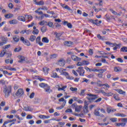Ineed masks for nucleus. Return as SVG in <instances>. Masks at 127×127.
I'll return each mask as SVG.
<instances>
[{
  "label": "nucleus",
  "mask_w": 127,
  "mask_h": 127,
  "mask_svg": "<svg viewBox=\"0 0 127 127\" xmlns=\"http://www.w3.org/2000/svg\"><path fill=\"white\" fill-rule=\"evenodd\" d=\"M41 9L43 10H48V8L46 6H42V7H41Z\"/></svg>",
  "instance_id": "nucleus-63"
},
{
  "label": "nucleus",
  "mask_w": 127,
  "mask_h": 127,
  "mask_svg": "<svg viewBox=\"0 0 127 127\" xmlns=\"http://www.w3.org/2000/svg\"><path fill=\"white\" fill-rule=\"evenodd\" d=\"M83 107L82 106H77L75 108V111L77 112V113H79L80 111H81V109H82Z\"/></svg>",
  "instance_id": "nucleus-16"
},
{
  "label": "nucleus",
  "mask_w": 127,
  "mask_h": 127,
  "mask_svg": "<svg viewBox=\"0 0 127 127\" xmlns=\"http://www.w3.org/2000/svg\"><path fill=\"white\" fill-rule=\"evenodd\" d=\"M121 122H123V123H126V124H127V118H122V119H121Z\"/></svg>",
  "instance_id": "nucleus-62"
},
{
  "label": "nucleus",
  "mask_w": 127,
  "mask_h": 127,
  "mask_svg": "<svg viewBox=\"0 0 127 127\" xmlns=\"http://www.w3.org/2000/svg\"><path fill=\"white\" fill-rule=\"evenodd\" d=\"M35 12L38 13V14H39L40 15H43V12H42V11H39L38 10H35Z\"/></svg>",
  "instance_id": "nucleus-48"
},
{
  "label": "nucleus",
  "mask_w": 127,
  "mask_h": 127,
  "mask_svg": "<svg viewBox=\"0 0 127 127\" xmlns=\"http://www.w3.org/2000/svg\"><path fill=\"white\" fill-rule=\"evenodd\" d=\"M35 39H36V36L34 35H31L29 38V40H30V41H31L32 42L35 41Z\"/></svg>",
  "instance_id": "nucleus-24"
},
{
  "label": "nucleus",
  "mask_w": 127,
  "mask_h": 127,
  "mask_svg": "<svg viewBox=\"0 0 127 127\" xmlns=\"http://www.w3.org/2000/svg\"><path fill=\"white\" fill-rule=\"evenodd\" d=\"M3 93L5 94V97L8 98L9 94L11 93V86L4 85L3 87Z\"/></svg>",
  "instance_id": "nucleus-1"
},
{
  "label": "nucleus",
  "mask_w": 127,
  "mask_h": 127,
  "mask_svg": "<svg viewBox=\"0 0 127 127\" xmlns=\"http://www.w3.org/2000/svg\"><path fill=\"white\" fill-rule=\"evenodd\" d=\"M113 97L116 101H120V97H119V96H118V95L114 94L113 95Z\"/></svg>",
  "instance_id": "nucleus-41"
},
{
  "label": "nucleus",
  "mask_w": 127,
  "mask_h": 127,
  "mask_svg": "<svg viewBox=\"0 0 127 127\" xmlns=\"http://www.w3.org/2000/svg\"><path fill=\"white\" fill-rule=\"evenodd\" d=\"M97 84L99 87H102V86H103V84H102V81L101 80H98L97 82Z\"/></svg>",
  "instance_id": "nucleus-52"
},
{
  "label": "nucleus",
  "mask_w": 127,
  "mask_h": 127,
  "mask_svg": "<svg viewBox=\"0 0 127 127\" xmlns=\"http://www.w3.org/2000/svg\"><path fill=\"white\" fill-rule=\"evenodd\" d=\"M76 65L77 66H83V62H78L76 64Z\"/></svg>",
  "instance_id": "nucleus-60"
},
{
  "label": "nucleus",
  "mask_w": 127,
  "mask_h": 127,
  "mask_svg": "<svg viewBox=\"0 0 127 127\" xmlns=\"http://www.w3.org/2000/svg\"><path fill=\"white\" fill-rule=\"evenodd\" d=\"M43 70L45 74H48V71H49V68L48 67H44Z\"/></svg>",
  "instance_id": "nucleus-33"
},
{
  "label": "nucleus",
  "mask_w": 127,
  "mask_h": 127,
  "mask_svg": "<svg viewBox=\"0 0 127 127\" xmlns=\"http://www.w3.org/2000/svg\"><path fill=\"white\" fill-rule=\"evenodd\" d=\"M38 103H40V99L36 98L34 99V104H38Z\"/></svg>",
  "instance_id": "nucleus-35"
},
{
  "label": "nucleus",
  "mask_w": 127,
  "mask_h": 127,
  "mask_svg": "<svg viewBox=\"0 0 127 127\" xmlns=\"http://www.w3.org/2000/svg\"><path fill=\"white\" fill-rule=\"evenodd\" d=\"M41 38L40 36L38 37L36 39V43H39V42H41Z\"/></svg>",
  "instance_id": "nucleus-50"
},
{
  "label": "nucleus",
  "mask_w": 127,
  "mask_h": 127,
  "mask_svg": "<svg viewBox=\"0 0 127 127\" xmlns=\"http://www.w3.org/2000/svg\"><path fill=\"white\" fill-rule=\"evenodd\" d=\"M67 88V86L65 85L64 86H62V87H61V88L59 89V91H64V92H65L66 90H65V89H66Z\"/></svg>",
  "instance_id": "nucleus-31"
},
{
  "label": "nucleus",
  "mask_w": 127,
  "mask_h": 127,
  "mask_svg": "<svg viewBox=\"0 0 127 127\" xmlns=\"http://www.w3.org/2000/svg\"><path fill=\"white\" fill-rule=\"evenodd\" d=\"M87 96H89V97H87V100L91 103L92 102H94V101H95V100H96V99H98V98H99V96H98V95H94L92 94H89L87 93Z\"/></svg>",
  "instance_id": "nucleus-3"
},
{
  "label": "nucleus",
  "mask_w": 127,
  "mask_h": 127,
  "mask_svg": "<svg viewBox=\"0 0 127 127\" xmlns=\"http://www.w3.org/2000/svg\"><path fill=\"white\" fill-rule=\"evenodd\" d=\"M40 25H47V22L45 20H42L39 23Z\"/></svg>",
  "instance_id": "nucleus-27"
},
{
  "label": "nucleus",
  "mask_w": 127,
  "mask_h": 127,
  "mask_svg": "<svg viewBox=\"0 0 127 127\" xmlns=\"http://www.w3.org/2000/svg\"><path fill=\"white\" fill-rule=\"evenodd\" d=\"M44 17H50V15L47 14L43 13V15L41 16L40 18L41 19H43L44 18Z\"/></svg>",
  "instance_id": "nucleus-29"
},
{
  "label": "nucleus",
  "mask_w": 127,
  "mask_h": 127,
  "mask_svg": "<svg viewBox=\"0 0 127 127\" xmlns=\"http://www.w3.org/2000/svg\"><path fill=\"white\" fill-rule=\"evenodd\" d=\"M57 55L56 54L51 55L50 56V59H55V58H57Z\"/></svg>",
  "instance_id": "nucleus-42"
},
{
  "label": "nucleus",
  "mask_w": 127,
  "mask_h": 127,
  "mask_svg": "<svg viewBox=\"0 0 127 127\" xmlns=\"http://www.w3.org/2000/svg\"><path fill=\"white\" fill-rule=\"evenodd\" d=\"M23 94V90H22V89H18L15 94L16 96H17L18 97H20V96H22V95Z\"/></svg>",
  "instance_id": "nucleus-10"
},
{
  "label": "nucleus",
  "mask_w": 127,
  "mask_h": 127,
  "mask_svg": "<svg viewBox=\"0 0 127 127\" xmlns=\"http://www.w3.org/2000/svg\"><path fill=\"white\" fill-rule=\"evenodd\" d=\"M13 39L15 42H18L19 41V37L18 36H14Z\"/></svg>",
  "instance_id": "nucleus-19"
},
{
  "label": "nucleus",
  "mask_w": 127,
  "mask_h": 127,
  "mask_svg": "<svg viewBox=\"0 0 127 127\" xmlns=\"http://www.w3.org/2000/svg\"><path fill=\"white\" fill-rule=\"evenodd\" d=\"M65 113H73V111H72V109H68L66 110H65Z\"/></svg>",
  "instance_id": "nucleus-64"
},
{
  "label": "nucleus",
  "mask_w": 127,
  "mask_h": 127,
  "mask_svg": "<svg viewBox=\"0 0 127 127\" xmlns=\"http://www.w3.org/2000/svg\"><path fill=\"white\" fill-rule=\"evenodd\" d=\"M105 17L107 21H110V20H111V17H110V16H109V15H108V14H106L105 15Z\"/></svg>",
  "instance_id": "nucleus-54"
},
{
  "label": "nucleus",
  "mask_w": 127,
  "mask_h": 127,
  "mask_svg": "<svg viewBox=\"0 0 127 127\" xmlns=\"http://www.w3.org/2000/svg\"><path fill=\"white\" fill-rule=\"evenodd\" d=\"M6 52H4V50H3L2 51H1V53L0 54V57H3L4 55H5Z\"/></svg>",
  "instance_id": "nucleus-45"
},
{
  "label": "nucleus",
  "mask_w": 127,
  "mask_h": 127,
  "mask_svg": "<svg viewBox=\"0 0 127 127\" xmlns=\"http://www.w3.org/2000/svg\"><path fill=\"white\" fill-rule=\"evenodd\" d=\"M69 89L70 90V91H72V92H76V91L78 90V88L76 87H70Z\"/></svg>",
  "instance_id": "nucleus-46"
},
{
  "label": "nucleus",
  "mask_w": 127,
  "mask_h": 127,
  "mask_svg": "<svg viewBox=\"0 0 127 127\" xmlns=\"http://www.w3.org/2000/svg\"><path fill=\"white\" fill-rule=\"evenodd\" d=\"M76 72H78V74H79V76H82L84 77L85 76V70H84V67L83 66H80L77 69Z\"/></svg>",
  "instance_id": "nucleus-4"
},
{
  "label": "nucleus",
  "mask_w": 127,
  "mask_h": 127,
  "mask_svg": "<svg viewBox=\"0 0 127 127\" xmlns=\"http://www.w3.org/2000/svg\"><path fill=\"white\" fill-rule=\"evenodd\" d=\"M35 95V93H34V92H33V93H32L31 94H30V96H29V98H30V99H33L34 98V96Z\"/></svg>",
  "instance_id": "nucleus-56"
},
{
  "label": "nucleus",
  "mask_w": 127,
  "mask_h": 127,
  "mask_svg": "<svg viewBox=\"0 0 127 127\" xmlns=\"http://www.w3.org/2000/svg\"><path fill=\"white\" fill-rule=\"evenodd\" d=\"M113 95H114V93H113V92H108L106 93L105 96H106L107 97H111V96H113Z\"/></svg>",
  "instance_id": "nucleus-53"
},
{
  "label": "nucleus",
  "mask_w": 127,
  "mask_h": 127,
  "mask_svg": "<svg viewBox=\"0 0 127 127\" xmlns=\"http://www.w3.org/2000/svg\"><path fill=\"white\" fill-rule=\"evenodd\" d=\"M94 114L96 117H104V115L100 114V112H99V111H98L97 110H95V111L94 112Z\"/></svg>",
  "instance_id": "nucleus-12"
},
{
  "label": "nucleus",
  "mask_w": 127,
  "mask_h": 127,
  "mask_svg": "<svg viewBox=\"0 0 127 127\" xmlns=\"http://www.w3.org/2000/svg\"><path fill=\"white\" fill-rule=\"evenodd\" d=\"M1 41L4 44H6V42H7V38L2 37L1 38Z\"/></svg>",
  "instance_id": "nucleus-23"
},
{
  "label": "nucleus",
  "mask_w": 127,
  "mask_h": 127,
  "mask_svg": "<svg viewBox=\"0 0 127 127\" xmlns=\"http://www.w3.org/2000/svg\"><path fill=\"white\" fill-rule=\"evenodd\" d=\"M18 20H20V21H23V22H25V18L22 16H19L17 17Z\"/></svg>",
  "instance_id": "nucleus-15"
},
{
  "label": "nucleus",
  "mask_w": 127,
  "mask_h": 127,
  "mask_svg": "<svg viewBox=\"0 0 127 127\" xmlns=\"http://www.w3.org/2000/svg\"><path fill=\"white\" fill-rule=\"evenodd\" d=\"M71 59H72L73 60V61H81V58H79L74 55H72L71 56Z\"/></svg>",
  "instance_id": "nucleus-8"
},
{
  "label": "nucleus",
  "mask_w": 127,
  "mask_h": 127,
  "mask_svg": "<svg viewBox=\"0 0 127 127\" xmlns=\"http://www.w3.org/2000/svg\"><path fill=\"white\" fill-rule=\"evenodd\" d=\"M47 25H48L49 27H52L53 25V23L51 21H49L48 22H47Z\"/></svg>",
  "instance_id": "nucleus-44"
},
{
  "label": "nucleus",
  "mask_w": 127,
  "mask_h": 127,
  "mask_svg": "<svg viewBox=\"0 0 127 127\" xmlns=\"http://www.w3.org/2000/svg\"><path fill=\"white\" fill-rule=\"evenodd\" d=\"M42 41L44 43H48L49 42V40L48 39V38H47V37H43Z\"/></svg>",
  "instance_id": "nucleus-22"
},
{
  "label": "nucleus",
  "mask_w": 127,
  "mask_h": 127,
  "mask_svg": "<svg viewBox=\"0 0 127 127\" xmlns=\"http://www.w3.org/2000/svg\"><path fill=\"white\" fill-rule=\"evenodd\" d=\"M5 84V81L3 79H1L0 80V85H4Z\"/></svg>",
  "instance_id": "nucleus-55"
},
{
  "label": "nucleus",
  "mask_w": 127,
  "mask_h": 127,
  "mask_svg": "<svg viewBox=\"0 0 127 127\" xmlns=\"http://www.w3.org/2000/svg\"><path fill=\"white\" fill-rule=\"evenodd\" d=\"M45 92L47 94H50V93H52V89H51L50 86L47 85L44 88Z\"/></svg>",
  "instance_id": "nucleus-6"
},
{
  "label": "nucleus",
  "mask_w": 127,
  "mask_h": 127,
  "mask_svg": "<svg viewBox=\"0 0 127 127\" xmlns=\"http://www.w3.org/2000/svg\"><path fill=\"white\" fill-rule=\"evenodd\" d=\"M106 110L108 114H111V113H114V112L117 111V109L112 108L111 106H107Z\"/></svg>",
  "instance_id": "nucleus-5"
},
{
  "label": "nucleus",
  "mask_w": 127,
  "mask_h": 127,
  "mask_svg": "<svg viewBox=\"0 0 127 127\" xmlns=\"http://www.w3.org/2000/svg\"><path fill=\"white\" fill-rule=\"evenodd\" d=\"M37 5H43L44 4V1L41 0L38 3H36Z\"/></svg>",
  "instance_id": "nucleus-39"
},
{
  "label": "nucleus",
  "mask_w": 127,
  "mask_h": 127,
  "mask_svg": "<svg viewBox=\"0 0 127 127\" xmlns=\"http://www.w3.org/2000/svg\"><path fill=\"white\" fill-rule=\"evenodd\" d=\"M14 15L13 14L8 13L4 15V17L7 19L12 18Z\"/></svg>",
  "instance_id": "nucleus-13"
},
{
  "label": "nucleus",
  "mask_w": 127,
  "mask_h": 127,
  "mask_svg": "<svg viewBox=\"0 0 127 127\" xmlns=\"http://www.w3.org/2000/svg\"><path fill=\"white\" fill-rule=\"evenodd\" d=\"M18 58L20 59V60L18 61L19 63H23V61H25V58L23 56H19Z\"/></svg>",
  "instance_id": "nucleus-14"
},
{
  "label": "nucleus",
  "mask_w": 127,
  "mask_h": 127,
  "mask_svg": "<svg viewBox=\"0 0 127 127\" xmlns=\"http://www.w3.org/2000/svg\"><path fill=\"white\" fill-rule=\"evenodd\" d=\"M23 43L25 45H26V46H30L31 45L30 42L27 40H25Z\"/></svg>",
  "instance_id": "nucleus-30"
},
{
  "label": "nucleus",
  "mask_w": 127,
  "mask_h": 127,
  "mask_svg": "<svg viewBox=\"0 0 127 127\" xmlns=\"http://www.w3.org/2000/svg\"><path fill=\"white\" fill-rule=\"evenodd\" d=\"M63 34V33H62V32L57 33V32H56L54 33V35H56V37L58 40H60V39H61V38H60V37H61V36Z\"/></svg>",
  "instance_id": "nucleus-9"
},
{
  "label": "nucleus",
  "mask_w": 127,
  "mask_h": 127,
  "mask_svg": "<svg viewBox=\"0 0 127 127\" xmlns=\"http://www.w3.org/2000/svg\"><path fill=\"white\" fill-rule=\"evenodd\" d=\"M51 77H52V78H59V76L57 75V73L56 72L53 73V74L51 75Z\"/></svg>",
  "instance_id": "nucleus-34"
},
{
  "label": "nucleus",
  "mask_w": 127,
  "mask_h": 127,
  "mask_svg": "<svg viewBox=\"0 0 127 127\" xmlns=\"http://www.w3.org/2000/svg\"><path fill=\"white\" fill-rule=\"evenodd\" d=\"M115 72H121L122 71V68L116 67L114 68Z\"/></svg>",
  "instance_id": "nucleus-32"
},
{
  "label": "nucleus",
  "mask_w": 127,
  "mask_h": 127,
  "mask_svg": "<svg viewBox=\"0 0 127 127\" xmlns=\"http://www.w3.org/2000/svg\"><path fill=\"white\" fill-rule=\"evenodd\" d=\"M8 6L9 8H11V9L13 8V4H12V3H9L8 5Z\"/></svg>",
  "instance_id": "nucleus-61"
},
{
  "label": "nucleus",
  "mask_w": 127,
  "mask_h": 127,
  "mask_svg": "<svg viewBox=\"0 0 127 127\" xmlns=\"http://www.w3.org/2000/svg\"><path fill=\"white\" fill-rule=\"evenodd\" d=\"M25 17L26 18H27L28 19V22H29V21L32 20V16L31 15H25Z\"/></svg>",
  "instance_id": "nucleus-21"
},
{
  "label": "nucleus",
  "mask_w": 127,
  "mask_h": 127,
  "mask_svg": "<svg viewBox=\"0 0 127 127\" xmlns=\"http://www.w3.org/2000/svg\"><path fill=\"white\" fill-rule=\"evenodd\" d=\"M47 30V28L45 26H43L41 28V31L43 33H44V32H46Z\"/></svg>",
  "instance_id": "nucleus-28"
},
{
  "label": "nucleus",
  "mask_w": 127,
  "mask_h": 127,
  "mask_svg": "<svg viewBox=\"0 0 127 127\" xmlns=\"http://www.w3.org/2000/svg\"><path fill=\"white\" fill-rule=\"evenodd\" d=\"M98 70L99 73H104V72H106V71H107V68L98 69Z\"/></svg>",
  "instance_id": "nucleus-40"
},
{
  "label": "nucleus",
  "mask_w": 127,
  "mask_h": 127,
  "mask_svg": "<svg viewBox=\"0 0 127 127\" xmlns=\"http://www.w3.org/2000/svg\"><path fill=\"white\" fill-rule=\"evenodd\" d=\"M48 85V84H46L44 83H41L39 84V86L41 87V88H44V89L46 87H47Z\"/></svg>",
  "instance_id": "nucleus-20"
},
{
  "label": "nucleus",
  "mask_w": 127,
  "mask_h": 127,
  "mask_svg": "<svg viewBox=\"0 0 127 127\" xmlns=\"http://www.w3.org/2000/svg\"><path fill=\"white\" fill-rule=\"evenodd\" d=\"M110 121H111V122L113 123H117V122H118V119L116 118H112L110 119Z\"/></svg>",
  "instance_id": "nucleus-43"
},
{
  "label": "nucleus",
  "mask_w": 127,
  "mask_h": 127,
  "mask_svg": "<svg viewBox=\"0 0 127 127\" xmlns=\"http://www.w3.org/2000/svg\"><path fill=\"white\" fill-rule=\"evenodd\" d=\"M89 106V103L87 101L84 102V108H88V106Z\"/></svg>",
  "instance_id": "nucleus-59"
},
{
  "label": "nucleus",
  "mask_w": 127,
  "mask_h": 127,
  "mask_svg": "<svg viewBox=\"0 0 127 127\" xmlns=\"http://www.w3.org/2000/svg\"><path fill=\"white\" fill-rule=\"evenodd\" d=\"M83 112L85 114L88 113V107H83Z\"/></svg>",
  "instance_id": "nucleus-57"
},
{
  "label": "nucleus",
  "mask_w": 127,
  "mask_h": 127,
  "mask_svg": "<svg viewBox=\"0 0 127 127\" xmlns=\"http://www.w3.org/2000/svg\"><path fill=\"white\" fill-rule=\"evenodd\" d=\"M86 89H82L81 90L80 93V96H84L86 94Z\"/></svg>",
  "instance_id": "nucleus-36"
},
{
  "label": "nucleus",
  "mask_w": 127,
  "mask_h": 127,
  "mask_svg": "<svg viewBox=\"0 0 127 127\" xmlns=\"http://www.w3.org/2000/svg\"><path fill=\"white\" fill-rule=\"evenodd\" d=\"M116 127H126V125H127V123H115V124Z\"/></svg>",
  "instance_id": "nucleus-11"
},
{
  "label": "nucleus",
  "mask_w": 127,
  "mask_h": 127,
  "mask_svg": "<svg viewBox=\"0 0 127 127\" xmlns=\"http://www.w3.org/2000/svg\"><path fill=\"white\" fill-rule=\"evenodd\" d=\"M121 51L123 52H127V47H123L121 49Z\"/></svg>",
  "instance_id": "nucleus-38"
},
{
  "label": "nucleus",
  "mask_w": 127,
  "mask_h": 127,
  "mask_svg": "<svg viewBox=\"0 0 127 127\" xmlns=\"http://www.w3.org/2000/svg\"><path fill=\"white\" fill-rule=\"evenodd\" d=\"M9 23L10 24H17V20L14 19L12 20H10L9 21Z\"/></svg>",
  "instance_id": "nucleus-18"
},
{
  "label": "nucleus",
  "mask_w": 127,
  "mask_h": 127,
  "mask_svg": "<svg viewBox=\"0 0 127 127\" xmlns=\"http://www.w3.org/2000/svg\"><path fill=\"white\" fill-rule=\"evenodd\" d=\"M33 34H38V33H39V31L38 30V29H36V30H34V31H33L32 32Z\"/></svg>",
  "instance_id": "nucleus-51"
},
{
  "label": "nucleus",
  "mask_w": 127,
  "mask_h": 127,
  "mask_svg": "<svg viewBox=\"0 0 127 127\" xmlns=\"http://www.w3.org/2000/svg\"><path fill=\"white\" fill-rule=\"evenodd\" d=\"M10 47V44L5 45V46L3 47V49H7V48H9Z\"/></svg>",
  "instance_id": "nucleus-58"
},
{
  "label": "nucleus",
  "mask_w": 127,
  "mask_h": 127,
  "mask_svg": "<svg viewBox=\"0 0 127 127\" xmlns=\"http://www.w3.org/2000/svg\"><path fill=\"white\" fill-rule=\"evenodd\" d=\"M35 78H37V79H38V80H39V81H45V79L40 77V76H38V75H36L35 76Z\"/></svg>",
  "instance_id": "nucleus-47"
},
{
  "label": "nucleus",
  "mask_w": 127,
  "mask_h": 127,
  "mask_svg": "<svg viewBox=\"0 0 127 127\" xmlns=\"http://www.w3.org/2000/svg\"><path fill=\"white\" fill-rule=\"evenodd\" d=\"M64 8L69 10V12L70 13H72L73 12V10H72L71 8H70V7H69V6H68L67 5H65V7H64Z\"/></svg>",
  "instance_id": "nucleus-25"
},
{
  "label": "nucleus",
  "mask_w": 127,
  "mask_h": 127,
  "mask_svg": "<svg viewBox=\"0 0 127 127\" xmlns=\"http://www.w3.org/2000/svg\"><path fill=\"white\" fill-rule=\"evenodd\" d=\"M64 71H66V69H64L63 68H60V73L61 75H64V76H65L66 79L68 80H74V77L70 76L69 73L67 72H65Z\"/></svg>",
  "instance_id": "nucleus-2"
},
{
  "label": "nucleus",
  "mask_w": 127,
  "mask_h": 127,
  "mask_svg": "<svg viewBox=\"0 0 127 127\" xmlns=\"http://www.w3.org/2000/svg\"><path fill=\"white\" fill-rule=\"evenodd\" d=\"M24 110L26 112H32V111H33V109L32 108L28 106L27 107H24Z\"/></svg>",
  "instance_id": "nucleus-26"
},
{
  "label": "nucleus",
  "mask_w": 127,
  "mask_h": 127,
  "mask_svg": "<svg viewBox=\"0 0 127 127\" xmlns=\"http://www.w3.org/2000/svg\"><path fill=\"white\" fill-rule=\"evenodd\" d=\"M82 64L83 65H89V64H90V63L87 61H83Z\"/></svg>",
  "instance_id": "nucleus-49"
},
{
  "label": "nucleus",
  "mask_w": 127,
  "mask_h": 127,
  "mask_svg": "<svg viewBox=\"0 0 127 127\" xmlns=\"http://www.w3.org/2000/svg\"><path fill=\"white\" fill-rule=\"evenodd\" d=\"M64 45H66V46H70V45H72V42L69 41H65L64 42Z\"/></svg>",
  "instance_id": "nucleus-37"
},
{
  "label": "nucleus",
  "mask_w": 127,
  "mask_h": 127,
  "mask_svg": "<svg viewBox=\"0 0 127 127\" xmlns=\"http://www.w3.org/2000/svg\"><path fill=\"white\" fill-rule=\"evenodd\" d=\"M58 63L60 66L63 67L64 66V65H65V60H64V59H61L60 60H59Z\"/></svg>",
  "instance_id": "nucleus-7"
},
{
  "label": "nucleus",
  "mask_w": 127,
  "mask_h": 127,
  "mask_svg": "<svg viewBox=\"0 0 127 127\" xmlns=\"http://www.w3.org/2000/svg\"><path fill=\"white\" fill-rule=\"evenodd\" d=\"M116 91H117V92H118V93H119V94H121L122 95H126V92L123 91L121 89H116Z\"/></svg>",
  "instance_id": "nucleus-17"
}]
</instances>
